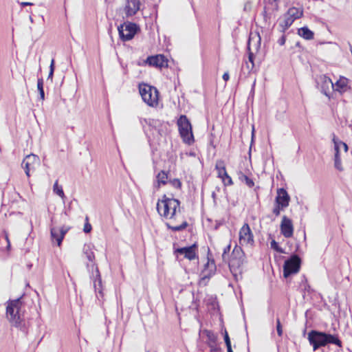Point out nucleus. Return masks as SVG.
I'll list each match as a JSON object with an SVG mask.
<instances>
[{"mask_svg": "<svg viewBox=\"0 0 352 352\" xmlns=\"http://www.w3.org/2000/svg\"><path fill=\"white\" fill-rule=\"evenodd\" d=\"M83 254L87 259L86 266L89 272H91V278L94 282V287L96 293V297L100 300V297H103L102 283L101 276L98 267L95 262V255L92 251L90 245H85L83 247Z\"/></svg>", "mask_w": 352, "mask_h": 352, "instance_id": "nucleus-1", "label": "nucleus"}, {"mask_svg": "<svg viewBox=\"0 0 352 352\" xmlns=\"http://www.w3.org/2000/svg\"><path fill=\"white\" fill-rule=\"evenodd\" d=\"M308 340L313 346L314 351L328 344H333L342 346V342L337 335H331L325 332L311 330L308 334Z\"/></svg>", "mask_w": 352, "mask_h": 352, "instance_id": "nucleus-2", "label": "nucleus"}, {"mask_svg": "<svg viewBox=\"0 0 352 352\" xmlns=\"http://www.w3.org/2000/svg\"><path fill=\"white\" fill-rule=\"evenodd\" d=\"M22 296L15 300H9L6 302V318L12 327L21 329L22 319L20 311L22 307Z\"/></svg>", "mask_w": 352, "mask_h": 352, "instance_id": "nucleus-3", "label": "nucleus"}, {"mask_svg": "<svg viewBox=\"0 0 352 352\" xmlns=\"http://www.w3.org/2000/svg\"><path fill=\"white\" fill-rule=\"evenodd\" d=\"M179 205L178 199L168 198L164 195L162 199L159 200L157 204V210L160 216L172 219L176 216L177 210H180Z\"/></svg>", "mask_w": 352, "mask_h": 352, "instance_id": "nucleus-4", "label": "nucleus"}, {"mask_svg": "<svg viewBox=\"0 0 352 352\" xmlns=\"http://www.w3.org/2000/svg\"><path fill=\"white\" fill-rule=\"evenodd\" d=\"M139 91L142 100L150 107H156L158 104L159 92L157 89L148 85H140Z\"/></svg>", "mask_w": 352, "mask_h": 352, "instance_id": "nucleus-5", "label": "nucleus"}, {"mask_svg": "<svg viewBox=\"0 0 352 352\" xmlns=\"http://www.w3.org/2000/svg\"><path fill=\"white\" fill-rule=\"evenodd\" d=\"M177 125L183 141L188 145L192 144L194 142V137L191 124L187 117L182 115L177 120Z\"/></svg>", "mask_w": 352, "mask_h": 352, "instance_id": "nucleus-6", "label": "nucleus"}, {"mask_svg": "<svg viewBox=\"0 0 352 352\" xmlns=\"http://www.w3.org/2000/svg\"><path fill=\"white\" fill-rule=\"evenodd\" d=\"M301 260L300 257L294 254L287 259L283 265V276L288 278L292 274H297L300 268Z\"/></svg>", "mask_w": 352, "mask_h": 352, "instance_id": "nucleus-7", "label": "nucleus"}, {"mask_svg": "<svg viewBox=\"0 0 352 352\" xmlns=\"http://www.w3.org/2000/svg\"><path fill=\"white\" fill-rule=\"evenodd\" d=\"M245 262V254L241 247L234 248L229 261V267L232 272H236Z\"/></svg>", "mask_w": 352, "mask_h": 352, "instance_id": "nucleus-8", "label": "nucleus"}, {"mask_svg": "<svg viewBox=\"0 0 352 352\" xmlns=\"http://www.w3.org/2000/svg\"><path fill=\"white\" fill-rule=\"evenodd\" d=\"M120 38L124 41H129L133 38L138 30V26L133 23L120 25L118 28Z\"/></svg>", "mask_w": 352, "mask_h": 352, "instance_id": "nucleus-9", "label": "nucleus"}, {"mask_svg": "<svg viewBox=\"0 0 352 352\" xmlns=\"http://www.w3.org/2000/svg\"><path fill=\"white\" fill-rule=\"evenodd\" d=\"M318 85L320 86L321 92L330 98L331 92L334 90V83L331 79L325 75L320 76L318 80Z\"/></svg>", "mask_w": 352, "mask_h": 352, "instance_id": "nucleus-10", "label": "nucleus"}, {"mask_svg": "<svg viewBox=\"0 0 352 352\" xmlns=\"http://www.w3.org/2000/svg\"><path fill=\"white\" fill-rule=\"evenodd\" d=\"M239 243L241 245L254 243V236L248 223H245L239 231Z\"/></svg>", "mask_w": 352, "mask_h": 352, "instance_id": "nucleus-11", "label": "nucleus"}, {"mask_svg": "<svg viewBox=\"0 0 352 352\" xmlns=\"http://www.w3.org/2000/svg\"><path fill=\"white\" fill-rule=\"evenodd\" d=\"M197 245L196 243L188 247L179 248L175 250L174 253L178 255H183L184 258L190 261L194 260L197 258Z\"/></svg>", "mask_w": 352, "mask_h": 352, "instance_id": "nucleus-12", "label": "nucleus"}, {"mask_svg": "<svg viewBox=\"0 0 352 352\" xmlns=\"http://www.w3.org/2000/svg\"><path fill=\"white\" fill-rule=\"evenodd\" d=\"M144 0H126L124 8V13L126 16H132L135 15L141 9Z\"/></svg>", "mask_w": 352, "mask_h": 352, "instance_id": "nucleus-13", "label": "nucleus"}, {"mask_svg": "<svg viewBox=\"0 0 352 352\" xmlns=\"http://www.w3.org/2000/svg\"><path fill=\"white\" fill-rule=\"evenodd\" d=\"M23 162L25 164V174L30 177V173L34 172L36 166L39 165L40 160L37 155L30 154L23 159Z\"/></svg>", "mask_w": 352, "mask_h": 352, "instance_id": "nucleus-14", "label": "nucleus"}, {"mask_svg": "<svg viewBox=\"0 0 352 352\" xmlns=\"http://www.w3.org/2000/svg\"><path fill=\"white\" fill-rule=\"evenodd\" d=\"M217 170L218 177L222 179L225 186H231L233 184L232 179L227 173L224 163L223 161H219L215 166Z\"/></svg>", "mask_w": 352, "mask_h": 352, "instance_id": "nucleus-15", "label": "nucleus"}, {"mask_svg": "<svg viewBox=\"0 0 352 352\" xmlns=\"http://www.w3.org/2000/svg\"><path fill=\"white\" fill-rule=\"evenodd\" d=\"M280 232L285 238H290L294 233L292 221L286 216H283L280 223Z\"/></svg>", "mask_w": 352, "mask_h": 352, "instance_id": "nucleus-16", "label": "nucleus"}, {"mask_svg": "<svg viewBox=\"0 0 352 352\" xmlns=\"http://www.w3.org/2000/svg\"><path fill=\"white\" fill-rule=\"evenodd\" d=\"M69 228L65 226L61 228L54 227L51 228V238L52 240L56 241L57 245L60 246L62 241L65 237V234L67 232Z\"/></svg>", "mask_w": 352, "mask_h": 352, "instance_id": "nucleus-17", "label": "nucleus"}, {"mask_svg": "<svg viewBox=\"0 0 352 352\" xmlns=\"http://www.w3.org/2000/svg\"><path fill=\"white\" fill-rule=\"evenodd\" d=\"M290 197L285 189L281 188L277 190V196L276 197V204H280L282 209H285L289 204Z\"/></svg>", "mask_w": 352, "mask_h": 352, "instance_id": "nucleus-18", "label": "nucleus"}, {"mask_svg": "<svg viewBox=\"0 0 352 352\" xmlns=\"http://www.w3.org/2000/svg\"><path fill=\"white\" fill-rule=\"evenodd\" d=\"M146 63L151 66L159 68L167 66V60L165 56L162 54L148 57Z\"/></svg>", "mask_w": 352, "mask_h": 352, "instance_id": "nucleus-19", "label": "nucleus"}, {"mask_svg": "<svg viewBox=\"0 0 352 352\" xmlns=\"http://www.w3.org/2000/svg\"><path fill=\"white\" fill-rule=\"evenodd\" d=\"M332 141L334 144V167L339 171L343 170V167L342 165V161L340 155V147H338V142H336V136L335 134H333Z\"/></svg>", "mask_w": 352, "mask_h": 352, "instance_id": "nucleus-20", "label": "nucleus"}, {"mask_svg": "<svg viewBox=\"0 0 352 352\" xmlns=\"http://www.w3.org/2000/svg\"><path fill=\"white\" fill-rule=\"evenodd\" d=\"M348 87V79L344 77H340L338 80L334 84V90L340 94H343L347 91Z\"/></svg>", "mask_w": 352, "mask_h": 352, "instance_id": "nucleus-21", "label": "nucleus"}, {"mask_svg": "<svg viewBox=\"0 0 352 352\" xmlns=\"http://www.w3.org/2000/svg\"><path fill=\"white\" fill-rule=\"evenodd\" d=\"M294 20L287 15V12L283 15V19L279 22L280 32H285L294 23Z\"/></svg>", "mask_w": 352, "mask_h": 352, "instance_id": "nucleus-22", "label": "nucleus"}, {"mask_svg": "<svg viewBox=\"0 0 352 352\" xmlns=\"http://www.w3.org/2000/svg\"><path fill=\"white\" fill-rule=\"evenodd\" d=\"M298 34L306 40H311L314 38V32L307 27H302L298 30Z\"/></svg>", "mask_w": 352, "mask_h": 352, "instance_id": "nucleus-23", "label": "nucleus"}, {"mask_svg": "<svg viewBox=\"0 0 352 352\" xmlns=\"http://www.w3.org/2000/svg\"><path fill=\"white\" fill-rule=\"evenodd\" d=\"M302 10L295 7L289 8L287 12V15L292 17L294 21L300 18L302 16Z\"/></svg>", "mask_w": 352, "mask_h": 352, "instance_id": "nucleus-24", "label": "nucleus"}, {"mask_svg": "<svg viewBox=\"0 0 352 352\" xmlns=\"http://www.w3.org/2000/svg\"><path fill=\"white\" fill-rule=\"evenodd\" d=\"M238 175L239 180L242 182H245L249 188H252L254 186V182L253 180L248 177L246 175L243 174L242 172H239Z\"/></svg>", "mask_w": 352, "mask_h": 352, "instance_id": "nucleus-25", "label": "nucleus"}, {"mask_svg": "<svg viewBox=\"0 0 352 352\" xmlns=\"http://www.w3.org/2000/svg\"><path fill=\"white\" fill-rule=\"evenodd\" d=\"M166 226L167 228L173 231L177 232V231H181L186 228L188 226V223L184 221L183 223L179 226H171L169 223H166Z\"/></svg>", "mask_w": 352, "mask_h": 352, "instance_id": "nucleus-26", "label": "nucleus"}, {"mask_svg": "<svg viewBox=\"0 0 352 352\" xmlns=\"http://www.w3.org/2000/svg\"><path fill=\"white\" fill-rule=\"evenodd\" d=\"M248 60L250 63V65L248 63H246V65H247L248 69L250 71H251L254 67V55L253 52H252L250 51V42L248 43Z\"/></svg>", "mask_w": 352, "mask_h": 352, "instance_id": "nucleus-27", "label": "nucleus"}, {"mask_svg": "<svg viewBox=\"0 0 352 352\" xmlns=\"http://www.w3.org/2000/svg\"><path fill=\"white\" fill-rule=\"evenodd\" d=\"M168 179V174L164 171H160L157 175V182L160 184L165 185Z\"/></svg>", "mask_w": 352, "mask_h": 352, "instance_id": "nucleus-28", "label": "nucleus"}, {"mask_svg": "<svg viewBox=\"0 0 352 352\" xmlns=\"http://www.w3.org/2000/svg\"><path fill=\"white\" fill-rule=\"evenodd\" d=\"M53 191L54 193L63 199L65 197L61 186H58V181L56 180L53 186Z\"/></svg>", "mask_w": 352, "mask_h": 352, "instance_id": "nucleus-29", "label": "nucleus"}, {"mask_svg": "<svg viewBox=\"0 0 352 352\" xmlns=\"http://www.w3.org/2000/svg\"><path fill=\"white\" fill-rule=\"evenodd\" d=\"M270 247L278 253H285L283 248L278 245V243L275 240H272L270 242Z\"/></svg>", "mask_w": 352, "mask_h": 352, "instance_id": "nucleus-30", "label": "nucleus"}, {"mask_svg": "<svg viewBox=\"0 0 352 352\" xmlns=\"http://www.w3.org/2000/svg\"><path fill=\"white\" fill-rule=\"evenodd\" d=\"M37 87H38V90L39 91V94H40L41 98L42 100H44L45 93H44V90H43V82L42 79L38 80Z\"/></svg>", "mask_w": 352, "mask_h": 352, "instance_id": "nucleus-31", "label": "nucleus"}, {"mask_svg": "<svg viewBox=\"0 0 352 352\" xmlns=\"http://www.w3.org/2000/svg\"><path fill=\"white\" fill-rule=\"evenodd\" d=\"M205 332L208 340L212 343H215L217 338V336L211 331L206 330Z\"/></svg>", "mask_w": 352, "mask_h": 352, "instance_id": "nucleus-32", "label": "nucleus"}, {"mask_svg": "<svg viewBox=\"0 0 352 352\" xmlns=\"http://www.w3.org/2000/svg\"><path fill=\"white\" fill-rule=\"evenodd\" d=\"M213 272L208 273L207 269H204L201 272V283L204 282L205 280H207L210 279L211 276L212 275Z\"/></svg>", "mask_w": 352, "mask_h": 352, "instance_id": "nucleus-33", "label": "nucleus"}, {"mask_svg": "<svg viewBox=\"0 0 352 352\" xmlns=\"http://www.w3.org/2000/svg\"><path fill=\"white\" fill-rule=\"evenodd\" d=\"M230 248H231V245H230V244H229L226 247H225L223 249V252L222 254V259L225 262H227L228 261V254L230 252Z\"/></svg>", "mask_w": 352, "mask_h": 352, "instance_id": "nucleus-34", "label": "nucleus"}, {"mask_svg": "<svg viewBox=\"0 0 352 352\" xmlns=\"http://www.w3.org/2000/svg\"><path fill=\"white\" fill-rule=\"evenodd\" d=\"M54 72V60L52 59L51 60V63H50V72L48 74L47 80H51V81H52Z\"/></svg>", "mask_w": 352, "mask_h": 352, "instance_id": "nucleus-35", "label": "nucleus"}, {"mask_svg": "<svg viewBox=\"0 0 352 352\" xmlns=\"http://www.w3.org/2000/svg\"><path fill=\"white\" fill-rule=\"evenodd\" d=\"M144 122L146 124H148L151 126L156 127L160 121L154 119H144Z\"/></svg>", "mask_w": 352, "mask_h": 352, "instance_id": "nucleus-36", "label": "nucleus"}, {"mask_svg": "<svg viewBox=\"0 0 352 352\" xmlns=\"http://www.w3.org/2000/svg\"><path fill=\"white\" fill-rule=\"evenodd\" d=\"M170 183L171 184V185L177 188V189H179L182 186V183L180 182L179 179H173L172 180H170Z\"/></svg>", "mask_w": 352, "mask_h": 352, "instance_id": "nucleus-37", "label": "nucleus"}, {"mask_svg": "<svg viewBox=\"0 0 352 352\" xmlns=\"http://www.w3.org/2000/svg\"><path fill=\"white\" fill-rule=\"evenodd\" d=\"M276 331H277L278 335L279 336H282L283 329H282V325L280 324V319L278 318L276 319Z\"/></svg>", "mask_w": 352, "mask_h": 352, "instance_id": "nucleus-38", "label": "nucleus"}, {"mask_svg": "<svg viewBox=\"0 0 352 352\" xmlns=\"http://www.w3.org/2000/svg\"><path fill=\"white\" fill-rule=\"evenodd\" d=\"M283 209H282V206L279 204H276V206L274 207V208L273 209V213L276 215V216H278L280 214V210H283Z\"/></svg>", "mask_w": 352, "mask_h": 352, "instance_id": "nucleus-39", "label": "nucleus"}, {"mask_svg": "<svg viewBox=\"0 0 352 352\" xmlns=\"http://www.w3.org/2000/svg\"><path fill=\"white\" fill-rule=\"evenodd\" d=\"M224 341H225L226 346H231L230 339V337L228 336L227 331H225V332H224Z\"/></svg>", "mask_w": 352, "mask_h": 352, "instance_id": "nucleus-40", "label": "nucleus"}, {"mask_svg": "<svg viewBox=\"0 0 352 352\" xmlns=\"http://www.w3.org/2000/svg\"><path fill=\"white\" fill-rule=\"evenodd\" d=\"M336 142H338V147H340V146L342 145L344 148V151L346 153L348 151L349 147L346 143H344V142H342L341 140H339L337 138H336Z\"/></svg>", "mask_w": 352, "mask_h": 352, "instance_id": "nucleus-41", "label": "nucleus"}, {"mask_svg": "<svg viewBox=\"0 0 352 352\" xmlns=\"http://www.w3.org/2000/svg\"><path fill=\"white\" fill-rule=\"evenodd\" d=\"M83 230L85 233L90 232L91 230V226L89 223H86L85 224Z\"/></svg>", "mask_w": 352, "mask_h": 352, "instance_id": "nucleus-42", "label": "nucleus"}, {"mask_svg": "<svg viewBox=\"0 0 352 352\" xmlns=\"http://www.w3.org/2000/svg\"><path fill=\"white\" fill-rule=\"evenodd\" d=\"M285 41H286L285 36H282L281 38L278 40V43L280 45H283L285 43Z\"/></svg>", "mask_w": 352, "mask_h": 352, "instance_id": "nucleus-43", "label": "nucleus"}, {"mask_svg": "<svg viewBox=\"0 0 352 352\" xmlns=\"http://www.w3.org/2000/svg\"><path fill=\"white\" fill-rule=\"evenodd\" d=\"M5 240L7 242V250H8L10 248V240L8 239V236L7 234H5Z\"/></svg>", "mask_w": 352, "mask_h": 352, "instance_id": "nucleus-44", "label": "nucleus"}, {"mask_svg": "<svg viewBox=\"0 0 352 352\" xmlns=\"http://www.w3.org/2000/svg\"><path fill=\"white\" fill-rule=\"evenodd\" d=\"M230 78V76H229V74L228 72H225L223 75V79L225 80V81H228Z\"/></svg>", "mask_w": 352, "mask_h": 352, "instance_id": "nucleus-45", "label": "nucleus"}, {"mask_svg": "<svg viewBox=\"0 0 352 352\" xmlns=\"http://www.w3.org/2000/svg\"><path fill=\"white\" fill-rule=\"evenodd\" d=\"M227 347V352H233L232 346H226Z\"/></svg>", "mask_w": 352, "mask_h": 352, "instance_id": "nucleus-46", "label": "nucleus"}, {"mask_svg": "<svg viewBox=\"0 0 352 352\" xmlns=\"http://www.w3.org/2000/svg\"><path fill=\"white\" fill-rule=\"evenodd\" d=\"M29 5H32V3L29 2H23V7Z\"/></svg>", "mask_w": 352, "mask_h": 352, "instance_id": "nucleus-47", "label": "nucleus"}, {"mask_svg": "<svg viewBox=\"0 0 352 352\" xmlns=\"http://www.w3.org/2000/svg\"><path fill=\"white\" fill-rule=\"evenodd\" d=\"M212 198H213L214 199H215V198H216V193H215L214 192H212Z\"/></svg>", "mask_w": 352, "mask_h": 352, "instance_id": "nucleus-48", "label": "nucleus"}, {"mask_svg": "<svg viewBox=\"0 0 352 352\" xmlns=\"http://www.w3.org/2000/svg\"><path fill=\"white\" fill-rule=\"evenodd\" d=\"M212 351H217V349H214V348H212Z\"/></svg>", "mask_w": 352, "mask_h": 352, "instance_id": "nucleus-49", "label": "nucleus"}, {"mask_svg": "<svg viewBox=\"0 0 352 352\" xmlns=\"http://www.w3.org/2000/svg\"><path fill=\"white\" fill-rule=\"evenodd\" d=\"M30 20L32 22V18L31 16H30Z\"/></svg>", "mask_w": 352, "mask_h": 352, "instance_id": "nucleus-50", "label": "nucleus"}, {"mask_svg": "<svg viewBox=\"0 0 352 352\" xmlns=\"http://www.w3.org/2000/svg\"><path fill=\"white\" fill-rule=\"evenodd\" d=\"M211 265L213 267V268H215L214 264H211Z\"/></svg>", "mask_w": 352, "mask_h": 352, "instance_id": "nucleus-51", "label": "nucleus"}, {"mask_svg": "<svg viewBox=\"0 0 352 352\" xmlns=\"http://www.w3.org/2000/svg\"><path fill=\"white\" fill-rule=\"evenodd\" d=\"M255 82H256V81L254 80V83H253V87H254V85H255Z\"/></svg>", "mask_w": 352, "mask_h": 352, "instance_id": "nucleus-52", "label": "nucleus"}, {"mask_svg": "<svg viewBox=\"0 0 352 352\" xmlns=\"http://www.w3.org/2000/svg\"><path fill=\"white\" fill-rule=\"evenodd\" d=\"M274 1H276L277 0H273Z\"/></svg>", "mask_w": 352, "mask_h": 352, "instance_id": "nucleus-53", "label": "nucleus"}, {"mask_svg": "<svg viewBox=\"0 0 352 352\" xmlns=\"http://www.w3.org/2000/svg\"><path fill=\"white\" fill-rule=\"evenodd\" d=\"M351 125H352V120H351Z\"/></svg>", "mask_w": 352, "mask_h": 352, "instance_id": "nucleus-54", "label": "nucleus"}, {"mask_svg": "<svg viewBox=\"0 0 352 352\" xmlns=\"http://www.w3.org/2000/svg\"><path fill=\"white\" fill-rule=\"evenodd\" d=\"M146 352H149V351H146Z\"/></svg>", "mask_w": 352, "mask_h": 352, "instance_id": "nucleus-55", "label": "nucleus"}]
</instances>
